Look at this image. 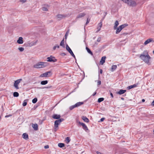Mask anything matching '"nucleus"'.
<instances>
[{
    "label": "nucleus",
    "instance_id": "nucleus-1",
    "mask_svg": "<svg viewBox=\"0 0 154 154\" xmlns=\"http://www.w3.org/2000/svg\"><path fill=\"white\" fill-rule=\"evenodd\" d=\"M140 58L147 64L149 63V60L151 58L146 51H144L143 53L140 55Z\"/></svg>",
    "mask_w": 154,
    "mask_h": 154
},
{
    "label": "nucleus",
    "instance_id": "nucleus-2",
    "mask_svg": "<svg viewBox=\"0 0 154 154\" xmlns=\"http://www.w3.org/2000/svg\"><path fill=\"white\" fill-rule=\"evenodd\" d=\"M48 65L47 62H38L33 66V67L36 69L44 68Z\"/></svg>",
    "mask_w": 154,
    "mask_h": 154
},
{
    "label": "nucleus",
    "instance_id": "nucleus-3",
    "mask_svg": "<svg viewBox=\"0 0 154 154\" xmlns=\"http://www.w3.org/2000/svg\"><path fill=\"white\" fill-rule=\"evenodd\" d=\"M123 2L131 6H135L137 4L136 1L134 0H124Z\"/></svg>",
    "mask_w": 154,
    "mask_h": 154
},
{
    "label": "nucleus",
    "instance_id": "nucleus-4",
    "mask_svg": "<svg viewBox=\"0 0 154 154\" xmlns=\"http://www.w3.org/2000/svg\"><path fill=\"white\" fill-rule=\"evenodd\" d=\"M63 120V119L61 118L56 120L55 121L54 127V131H56L58 129V125Z\"/></svg>",
    "mask_w": 154,
    "mask_h": 154
},
{
    "label": "nucleus",
    "instance_id": "nucleus-5",
    "mask_svg": "<svg viewBox=\"0 0 154 154\" xmlns=\"http://www.w3.org/2000/svg\"><path fill=\"white\" fill-rule=\"evenodd\" d=\"M127 25L125 24L119 26L117 28V29L116 31V34H118L122 30L125 28Z\"/></svg>",
    "mask_w": 154,
    "mask_h": 154
},
{
    "label": "nucleus",
    "instance_id": "nucleus-6",
    "mask_svg": "<svg viewBox=\"0 0 154 154\" xmlns=\"http://www.w3.org/2000/svg\"><path fill=\"white\" fill-rule=\"evenodd\" d=\"M52 75L51 71H48L41 74L39 76L40 77H48L51 76Z\"/></svg>",
    "mask_w": 154,
    "mask_h": 154
},
{
    "label": "nucleus",
    "instance_id": "nucleus-7",
    "mask_svg": "<svg viewBox=\"0 0 154 154\" xmlns=\"http://www.w3.org/2000/svg\"><path fill=\"white\" fill-rule=\"evenodd\" d=\"M22 80V79H18L15 81L14 84V86L17 89H19L18 87V85L19 84L20 82Z\"/></svg>",
    "mask_w": 154,
    "mask_h": 154
},
{
    "label": "nucleus",
    "instance_id": "nucleus-8",
    "mask_svg": "<svg viewBox=\"0 0 154 154\" xmlns=\"http://www.w3.org/2000/svg\"><path fill=\"white\" fill-rule=\"evenodd\" d=\"M67 15L64 14H58L56 16V18L58 20H60L61 19L66 17Z\"/></svg>",
    "mask_w": 154,
    "mask_h": 154
},
{
    "label": "nucleus",
    "instance_id": "nucleus-9",
    "mask_svg": "<svg viewBox=\"0 0 154 154\" xmlns=\"http://www.w3.org/2000/svg\"><path fill=\"white\" fill-rule=\"evenodd\" d=\"M49 7V6L48 4H44L42 6V10L43 11H48Z\"/></svg>",
    "mask_w": 154,
    "mask_h": 154
},
{
    "label": "nucleus",
    "instance_id": "nucleus-10",
    "mask_svg": "<svg viewBox=\"0 0 154 154\" xmlns=\"http://www.w3.org/2000/svg\"><path fill=\"white\" fill-rule=\"evenodd\" d=\"M66 49L70 53V54L72 57H74L75 58V56L74 55V54L73 53L72 51L67 45L66 46Z\"/></svg>",
    "mask_w": 154,
    "mask_h": 154
},
{
    "label": "nucleus",
    "instance_id": "nucleus-11",
    "mask_svg": "<svg viewBox=\"0 0 154 154\" xmlns=\"http://www.w3.org/2000/svg\"><path fill=\"white\" fill-rule=\"evenodd\" d=\"M47 61L48 62H55L57 61V60L51 56L48 57L47 58Z\"/></svg>",
    "mask_w": 154,
    "mask_h": 154
},
{
    "label": "nucleus",
    "instance_id": "nucleus-12",
    "mask_svg": "<svg viewBox=\"0 0 154 154\" xmlns=\"http://www.w3.org/2000/svg\"><path fill=\"white\" fill-rule=\"evenodd\" d=\"M154 42L153 39L152 38H150L148 39H147L146 40L145 42L144 43V45H146L147 44L150 43L151 42Z\"/></svg>",
    "mask_w": 154,
    "mask_h": 154
},
{
    "label": "nucleus",
    "instance_id": "nucleus-13",
    "mask_svg": "<svg viewBox=\"0 0 154 154\" xmlns=\"http://www.w3.org/2000/svg\"><path fill=\"white\" fill-rule=\"evenodd\" d=\"M17 42L18 44H21L23 43V38L22 37H20L17 41Z\"/></svg>",
    "mask_w": 154,
    "mask_h": 154
},
{
    "label": "nucleus",
    "instance_id": "nucleus-14",
    "mask_svg": "<svg viewBox=\"0 0 154 154\" xmlns=\"http://www.w3.org/2000/svg\"><path fill=\"white\" fill-rule=\"evenodd\" d=\"M60 115L54 114L53 115L52 117L55 119H60Z\"/></svg>",
    "mask_w": 154,
    "mask_h": 154
},
{
    "label": "nucleus",
    "instance_id": "nucleus-15",
    "mask_svg": "<svg viewBox=\"0 0 154 154\" xmlns=\"http://www.w3.org/2000/svg\"><path fill=\"white\" fill-rule=\"evenodd\" d=\"M102 22H100L98 24L97 27V32L99 31L101 29V27H102Z\"/></svg>",
    "mask_w": 154,
    "mask_h": 154
},
{
    "label": "nucleus",
    "instance_id": "nucleus-16",
    "mask_svg": "<svg viewBox=\"0 0 154 154\" xmlns=\"http://www.w3.org/2000/svg\"><path fill=\"white\" fill-rule=\"evenodd\" d=\"M106 57L105 56L103 57H102L101 60L100 61V63L101 65H103L105 62Z\"/></svg>",
    "mask_w": 154,
    "mask_h": 154
},
{
    "label": "nucleus",
    "instance_id": "nucleus-17",
    "mask_svg": "<svg viewBox=\"0 0 154 154\" xmlns=\"http://www.w3.org/2000/svg\"><path fill=\"white\" fill-rule=\"evenodd\" d=\"M85 15V14L84 13H81L79 14L77 16L76 18L78 19V18H81L84 16Z\"/></svg>",
    "mask_w": 154,
    "mask_h": 154
},
{
    "label": "nucleus",
    "instance_id": "nucleus-18",
    "mask_svg": "<svg viewBox=\"0 0 154 154\" xmlns=\"http://www.w3.org/2000/svg\"><path fill=\"white\" fill-rule=\"evenodd\" d=\"M32 126L34 130L35 131H37L38 129V126L37 124H32Z\"/></svg>",
    "mask_w": 154,
    "mask_h": 154
},
{
    "label": "nucleus",
    "instance_id": "nucleus-19",
    "mask_svg": "<svg viewBox=\"0 0 154 154\" xmlns=\"http://www.w3.org/2000/svg\"><path fill=\"white\" fill-rule=\"evenodd\" d=\"M119 25V22L117 20H116L114 26L113 27V29L114 30H116L117 29V26H118Z\"/></svg>",
    "mask_w": 154,
    "mask_h": 154
},
{
    "label": "nucleus",
    "instance_id": "nucleus-20",
    "mask_svg": "<svg viewBox=\"0 0 154 154\" xmlns=\"http://www.w3.org/2000/svg\"><path fill=\"white\" fill-rule=\"evenodd\" d=\"M79 124L81 125L83 127V128L85 130H88V128L85 125V124L81 122H79Z\"/></svg>",
    "mask_w": 154,
    "mask_h": 154
},
{
    "label": "nucleus",
    "instance_id": "nucleus-21",
    "mask_svg": "<svg viewBox=\"0 0 154 154\" xmlns=\"http://www.w3.org/2000/svg\"><path fill=\"white\" fill-rule=\"evenodd\" d=\"M22 137L23 138L26 140L28 139V136L27 134L26 133H24L22 135Z\"/></svg>",
    "mask_w": 154,
    "mask_h": 154
},
{
    "label": "nucleus",
    "instance_id": "nucleus-22",
    "mask_svg": "<svg viewBox=\"0 0 154 154\" xmlns=\"http://www.w3.org/2000/svg\"><path fill=\"white\" fill-rule=\"evenodd\" d=\"M126 90H120L117 93V94L121 95L124 94L126 92Z\"/></svg>",
    "mask_w": 154,
    "mask_h": 154
},
{
    "label": "nucleus",
    "instance_id": "nucleus-23",
    "mask_svg": "<svg viewBox=\"0 0 154 154\" xmlns=\"http://www.w3.org/2000/svg\"><path fill=\"white\" fill-rule=\"evenodd\" d=\"M137 86V85L136 84H134L133 85H131L130 86H128L127 87V89L128 90H129V89H130L136 87Z\"/></svg>",
    "mask_w": 154,
    "mask_h": 154
},
{
    "label": "nucleus",
    "instance_id": "nucleus-24",
    "mask_svg": "<svg viewBox=\"0 0 154 154\" xmlns=\"http://www.w3.org/2000/svg\"><path fill=\"white\" fill-rule=\"evenodd\" d=\"M82 119L85 122H89V120L85 116H83L82 117Z\"/></svg>",
    "mask_w": 154,
    "mask_h": 154
},
{
    "label": "nucleus",
    "instance_id": "nucleus-25",
    "mask_svg": "<svg viewBox=\"0 0 154 154\" xmlns=\"http://www.w3.org/2000/svg\"><path fill=\"white\" fill-rule=\"evenodd\" d=\"M37 40H35L32 41L30 43V45L31 46H32L35 45L37 43Z\"/></svg>",
    "mask_w": 154,
    "mask_h": 154
},
{
    "label": "nucleus",
    "instance_id": "nucleus-26",
    "mask_svg": "<svg viewBox=\"0 0 154 154\" xmlns=\"http://www.w3.org/2000/svg\"><path fill=\"white\" fill-rule=\"evenodd\" d=\"M83 104V102H79L75 104V106L76 107H78Z\"/></svg>",
    "mask_w": 154,
    "mask_h": 154
},
{
    "label": "nucleus",
    "instance_id": "nucleus-27",
    "mask_svg": "<svg viewBox=\"0 0 154 154\" xmlns=\"http://www.w3.org/2000/svg\"><path fill=\"white\" fill-rule=\"evenodd\" d=\"M70 138L69 137H67L66 138L65 141L66 142V143L67 144H68L69 142H70Z\"/></svg>",
    "mask_w": 154,
    "mask_h": 154
},
{
    "label": "nucleus",
    "instance_id": "nucleus-28",
    "mask_svg": "<svg viewBox=\"0 0 154 154\" xmlns=\"http://www.w3.org/2000/svg\"><path fill=\"white\" fill-rule=\"evenodd\" d=\"M117 68V66L116 65H113L112 66L111 68V70L112 72L113 71L115 70Z\"/></svg>",
    "mask_w": 154,
    "mask_h": 154
},
{
    "label": "nucleus",
    "instance_id": "nucleus-29",
    "mask_svg": "<svg viewBox=\"0 0 154 154\" xmlns=\"http://www.w3.org/2000/svg\"><path fill=\"white\" fill-rule=\"evenodd\" d=\"M86 50H87V52L89 53L90 54L92 55H93V54L92 52L91 51V50L88 47H86Z\"/></svg>",
    "mask_w": 154,
    "mask_h": 154
},
{
    "label": "nucleus",
    "instance_id": "nucleus-30",
    "mask_svg": "<svg viewBox=\"0 0 154 154\" xmlns=\"http://www.w3.org/2000/svg\"><path fill=\"white\" fill-rule=\"evenodd\" d=\"M48 81L47 80L42 81L41 82V84L42 85H45L48 83Z\"/></svg>",
    "mask_w": 154,
    "mask_h": 154
},
{
    "label": "nucleus",
    "instance_id": "nucleus-31",
    "mask_svg": "<svg viewBox=\"0 0 154 154\" xmlns=\"http://www.w3.org/2000/svg\"><path fill=\"white\" fill-rule=\"evenodd\" d=\"M19 95V93L17 92H15L13 93V96L14 97H18Z\"/></svg>",
    "mask_w": 154,
    "mask_h": 154
},
{
    "label": "nucleus",
    "instance_id": "nucleus-32",
    "mask_svg": "<svg viewBox=\"0 0 154 154\" xmlns=\"http://www.w3.org/2000/svg\"><path fill=\"white\" fill-rule=\"evenodd\" d=\"M60 45L64 47V39H63L61 41Z\"/></svg>",
    "mask_w": 154,
    "mask_h": 154
},
{
    "label": "nucleus",
    "instance_id": "nucleus-33",
    "mask_svg": "<svg viewBox=\"0 0 154 154\" xmlns=\"http://www.w3.org/2000/svg\"><path fill=\"white\" fill-rule=\"evenodd\" d=\"M18 49L20 52H22L24 50V48L23 47H19L18 48Z\"/></svg>",
    "mask_w": 154,
    "mask_h": 154
},
{
    "label": "nucleus",
    "instance_id": "nucleus-34",
    "mask_svg": "<svg viewBox=\"0 0 154 154\" xmlns=\"http://www.w3.org/2000/svg\"><path fill=\"white\" fill-rule=\"evenodd\" d=\"M104 98H100L98 99V102L99 103H100L104 100Z\"/></svg>",
    "mask_w": 154,
    "mask_h": 154
},
{
    "label": "nucleus",
    "instance_id": "nucleus-35",
    "mask_svg": "<svg viewBox=\"0 0 154 154\" xmlns=\"http://www.w3.org/2000/svg\"><path fill=\"white\" fill-rule=\"evenodd\" d=\"M26 101H27V100H25L24 101L23 103V106H25L26 105H27Z\"/></svg>",
    "mask_w": 154,
    "mask_h": 154
},
{
    "label": "nucleus",
    "instance_id": "nucleus-36",
    "mask_svg": "<svg viewBox=\"0 0 154 154\" xmlns=\"http://www.w3.org/2000/svg\"><path fill=\"white\" fill-rule=\"evenodd\" d=\"M37 101V98H35L32 100V102L33 103H35Z\"/></svg>",
    "mask_w": 154,
    "mask_h": 154
},
{
    "label": "nucleus",
    "instance_id": "nucleus-37",
    "mask_svg": "<svg viewBox=\"0 0 154 154\" xmlns=\"http://www.w3.org/2000/svg\"><path fill=\"white\" fill-rule=\"evenodd\" d=\"M59 147L60 148H62L63 149H64L66 148L65 147V145H58Z\"/></svg>",
    "mask_w": 154,
    "mask_h": 154
},
{
    "label": "nucleus",
    "instance_id": "nucleus-38",
    "mask_svg": "<svg viewBox=\"0 0 154 154\" xmlns=\"http://www.w3.org/2000/svg\"><path fill=\"white\" fill-rule=\"evenodd\" d=\"M75 107H75V105H74L70 106L69 107V109L70 110H72L74 108H75Z\"/></svg>",
    "mask_w": 154,
    "mask_h": 154
},
{
    "label": "nucleus",
    "instance_id": "nucleus-39",
    "mask_svg": "<svg viewBox=\"0 0 154 154\" xmlns=\"http://www.w3.org/2000/svg\"><path fill=\"white\" fill-rule=\"evenodd\" d=\"M56 48H59V45H56L54 46L53 48V49L54 50H55Z\"/></svg>",
    "mask_w": 154,
    "mask_h": 154
},
{
    "label": "nucleus",
    "instance_id": "nucleus-40",
    "mask_svg": "<svg viewBox=\"0 0 154 154\" xmlns=\"http://www.w3.org/2000/svg\"><path fill=\"white\" fill-rule=\"evenodd\" d=\"M20 2L22 3H24L26 2L27 0H20Z\"/></svg>",
    "mask_w": 154,
    "mask_h": 154
},
{
    "label": "nucleus",
    "instance_id": "nucleus-41",
    "mask_svg": "<svg viewBox=\"0 0 154 154\" xmlns=\"http://www.w3.org/2000/svg\"><path fill=\"white\" fill-rule=\"evenodd\" d=\"M101 40V38L100 37H99L97 39V41L98 42H100V41Z\"/></svg>",
    "mask_w": 154,
    "mask_h": 154
},
{
    "label": "nucleus",
    "instance_id": "nucleus-42",
    "mask_svg": "<svg viewBox=\"0 0 154 154\" xmlns=\"http://www.w3.org/2000/svg\"><path fill=\"white\" fill-rule=\"evenodd\" d=\"M52 87V86H49L47 87H45L44 88H49Z\"/></svg>",
    "mask_w": 154,
    "mask_h": 154
},
{
    "label": "nucleus",
    "instance_id": "nucleus-43",
    "mask_svg": "<svg viewBox=\"0 0 154 154\" xmlns=\"http://www.w3.org/2000/svg\"><path fill=\"white\" fill-rule=\"evenodd\" d=\"M12 116V115H11V114H9V115H7V116H5V118H7V117H11Z\"/></svg>",
    "mask_w": 154,
    "mask_h": 154
},
{
    "label": "nucleus",
    "instance_id": "nucleus-44",
    "mask_svg": "<svg viewBox=\"0 0 154 154\" xmlns=\"http://www.w3.org/2000/svg\"><path fill=\"white\" fill-rule=\"evenodd\" d=\"M49 147L48 145H47L44 146V148L45 149H48L49 148Z\"/></svg>",
    "mask_w": 154,
    "mask_h": 154
},
{
    "label": "nucleus",
    "instance_id": "nucleus-45",
    "mask_svg": "<svg viewBox=\"0 0 154 154\" xmlns=\"http://www.w3.org/2000/svg\"><path fill=\"white\" fill-rule=\"evenodd\" d=\"M89 21H90V20H89L88 19V18H87V21L86 24H87L88 23H89Z\"/></svg>",
    "mask_w": 154,
    "mask_h": 154
},
{
    "label": "nucleus",
    "instance_id": "nucleus-46",
    "mask_svg": "<svg viewBox=\"0 0 154 154\" xmlns=\"http://www.w3.org/2000/svg\"><path fill=\"white\" fill-rule=\"evenodd\" d=\"M101 82L100 81H98L97 82V84L98 85H100L101 84Z\"/></svg>",
    "mask_w": 154,
    "mask_h": 154
},
{
    "label": "nucleus",
    "instance_id": "nucleus-47",
    "mask_svg": "<svg viewBox=\"0 0 154 154\" xmlns=\"http://www.w3.org/2000/svg\"><path fill=\"white\" fill-rule=\"evenodd\" d=\"M151 105L152 106H154V100L151 103Z\"/></svg>",
    "mask_w": 154,
    "mask_h": 154
},
{
    "label": "nucleus",
    "instance_id": "nucleus-48",
    "mask_svg": "<svg viewBox=\"0 0 154 154\" xmlns=\"http://www.w3.org/2000/svg\"><path fill=\"white\" fill-rule=\"evenodd\" d=\"M104 118H102L101 119H100V121L101 122H103L104 120Z\"/></svg>",
    "mask_w": 154,
    "mask_h": 154
},
{
    "label": "nucleus",
    "instance_id": "nucleus-49",
    "mask_svg": "<svg viewBox=\"0 0 154 154\" xmlns=\"http://www.w3.org/2000/svg\"><path fill=\"white\" fill-rule=\"evenodd\" d=\"M97 154H103L100 152H97Z\"/></svg>",
    "mask_w": 154,
    "mask_h": 154
},
{
    "label": "nucleus",
    "instance_id": "nucleus-50",
    "mask_svg": "<svg viewBox=\"0 0 154 154\" xmlns=\"http://www.w3.org/2000/svg\"><path fill=\"white\" fill-rule=\"evenodd\" d=\"M102 72H103V71H102V69H100V74H102Z\"/></svg>",
    "mask_w": 154,
    "mask_h": 154
},
{
    "label": "nucleus",
    "instance_id": "nucleus-51",
    "mask_svg": "<svg viewBox=\"0 0 154 154\" xmlns=\"http://www.w3.org/2000/svg\"><path fill=\"white\" fill-rule=\"evenodd\" d=\"M110 95H111V96L112 97V98H113V94H112V93H110Z\"/></svg>",
    "mask_w": 154,
    "mask_h": 154
},
{
    "label": "nucleus",
    "instance_id": "nucleus-52",
    "mask_svg": "<svg viewBox=\"0 0 154 154\" xmlns=\"http://www.w3.org/2000/svg\"><path fill=\"white\" fill-rule=\"evenodd\" d=\"M68 35V32H67L66 33V36L67 35Z\"/></svg>",
    "mask_w": 154,
    "mask_h": 154
},
{
    "label": "nucleus",
    "instance_id": "nucleus-53",
    "mask_svg": "<svg viewBox=\"0 0 154 154\" xmlns=\"http://www.w3.org/2000/svg\"><path fill=\"white\" fill-rule=\"evenodd\" d=\"M145 100H144V99H142V102H145Z\"/></svg>",
    "mask_w": 154,
    "mask_h": 154
},
{
    "label": "nucleus",
    "instance_id": "nucleus-54",
    "mask_svg": "<svg viewBox=\"0 0 154 154\" xmlns=\"http://www.w3.org/2000/svg\"><path fill=\"white\" fill-rule=\"evenodd\" d=\"M58 144L61 145V144H64V143H58Z\"/></svg>",
    "mask_w": 154,
    "mask_h": 154
},
{
    "label": "nucleus",
    "instance_id": "nucleus-55",
    "mask_svg": "<svg viewBox=\"0 0 154 154\" xmlns=\"http://www.w3.org/2000/svg\"><path fill=\"white\" fill-rule=\"evenodd\" d=\"M121 99L122 100H124V98H123V97H122V98H121Z\"/></svg>",
    "mask_w": 154,
    "mask_h": 154
},
{
    "label": "nucleus",
    "instance_id": "nucleus-56",
    "mask_svg": "<svg viewBox=\"0 0 154 154\" xmlns=\"http://www.w3.org/2000/svg\"><path fill=\"white\" fill-rule=\"evenodd\" d=\"M96 94V92H95V93H94V94H93V96L95 95Z\"/></svg>",
    "mask_w": 154,
    "mask_h": 154
},
{
    "label": "nucleus",
    "instance_id": "nucleus-57",
    "mask_svg": "<svg viewBox=\"0 0 154 154\" xmlns=\"http://www.w3.org/2000/svg\"><path fill=\"white\" fill-rule=\"evenodd\" d=\"M153 54H154V50L153 51Z\"/></svg>",
    "mask_w": 154,
    "mask_h": 154
},
{
    "label": "nucleus",
    "instance_id": "nucleus-58",
    "mask_svg": "<svg viewBox=\"0 0 154 154\" xmlns=\"http://www.w3.org/2000/svg\"><path fill=\"white\" fill-rule=\"evenodd\" d=\"M95 44L96 45H97V43H95Z\"/></svg>",
    "mask_w": 154,
    "mask_h": 154
}]
</instances>
